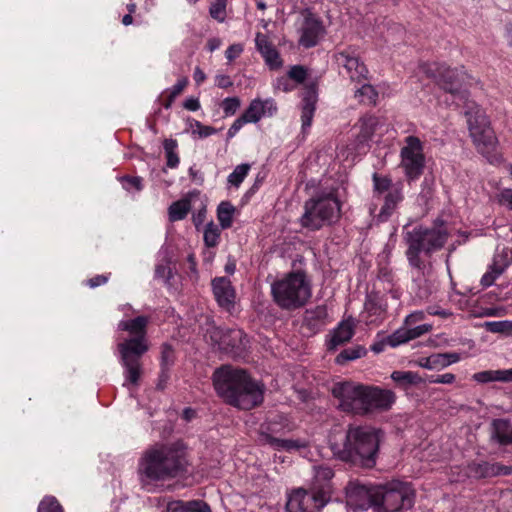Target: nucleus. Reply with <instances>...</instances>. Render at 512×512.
Returning <instances> with one entry per match:
<instances>
[{"label": "nucleus", "instance_id": "f257e3e1", "mask_svg": "<svg viewBox=\"0 0 512 512\" xmlns=\"http://www.w3.org/2000/svg\"><path fill=\"white\" fill-rule=\"evenodd\" d=\"M188 451L181 441L161 443L146 449L139 459L138 475L143 485L167 481L188 472Z\"/></svg>", "mask_w": 512, "mask_h": 512}, {"label": "nucleus", "instance_id": "f03ea898", "mask_svg": "<svg viewBox=\"0 0 512 512\" xmlns=\"http://www.w3.org/2000/svg\"><path fill=\"white\" fill-rule=\"evenodd\" d=\"M331 392L342 411L360 416L389 411L396 402L390 389L353 381L337 382Z\"/></svg>", "mask_w": 512, "mask_h": 512}, {"label": "nucleus", "instance_id": "7ed1b4c3", "mask_svg": "<svg viewBox=\"0 0 512 512\" xmlns=\"http://www.w3.org/2000/svg\"><path fill=\"white\" fill-rule=\"evenodd\" d=\"M217 394L229 405L250 410L263 402L264 387L246 371L224 365L212 376Z\"/></svg>", "mask_w": 512, "mask_h": 512}, {"label": "nucleus", "instance_id": "20e7f679", "mask_svg": "<svg viewBox=\"0 0 512 512\" xmlns=\"http://www.w3.org/2000/svg\"><path fill=\"white\" fill-rule=\"evenodd\" d=\"M149 318L138 316L134 319L122 320L118 328L127 331L129 338L118 344L121 365L123 367L124 386H139L142 374V357L149 350L147 325Z\"/></svg>", "mask_w": 512, "mask_h": 512}, {"label": "nucleus", "instance_id": "39448f33", "mask_svg": "<svg viewBox=\"0 0 512 512\" xmlns=\"http://www.w3.org/2000/svg\"><path fill=\"white\" fill-rule=\"evenodd\" d=\"M380 445V432L367 426L350 425L340 442L330 441L337 459L365 468L376 465Z\"/></svg>", "mask_w": 512, "mask_h": 512}, {"label": "nucleus", "instance_id": "423d86ee", "mask_svg": "<svg viewBox=\"0 0 512 512\" xmlns=\"http://www.w3.org/2000/svg\"><path fill=\"white\" fill-rule=\"evenodd\" d=\"M447 238L448 233L443 227L418 226L405 233L404 241L407 245L405 256L409 266L417 274L414 281L421 282L424 279L428 268L425 259L442 249Z\"/></svg>", "mask_w": 512, "mask_h": 512}, {"label": "nucleus", "instance_id": "0eeeda50", "mask_svg": "<svg viewBox=\"0 0 512 512\" xmlns=\"http://www.w3.org/2000/svg\"><path fill=\"white\" fill-rule=\"evenodd\" d=\"M303 208L299 222L303 228L311 231L332 225L341 218V202L334 188L315 193L305 201Z\"/></svg>", "mask_w": 512, "mask_h": 512}, {"label": "nucleus", "instance_id": "6e6552de", "mask_svg": "<svg viewBox=\"0 0 512 512\" xmlns=\"http://www.w3.org/2000/svg\"><path fill=\"white\" fill-rule=\"evenodd\" d=\"M271 295L281 309L297 310L312 296L310 280L304 271L289 272L271 284Z\"/></svg>", "mask_w": 512, "mask_h": 512}, {"label": "nucleus", "instance_id": "1a4fd4ad", "mask_svg": "<svg viewBox=\"0 0 512 512\" xmlns=\"http://www.w3.org/2000/svg\"><path fill=\"white\" fill-rule=\"evenodd\" d=\"M375 512H400L410 509L414 503V491L411 486L399 480H392L374 487Z\"/></svg>", "mask_w": 512, "mask_h": 512}, {"label": "nucleus", "instance_id": "9d476101", "mask_svg": "<svg viewBox=\"0 0 512 512\" xmlns=\"http://www.w3.org/2000/svg\"><path fill=\"white\" fill-rule=\"evenodd\" d=\"M290 431L288 424L282 417L270 419L260 425L258 442L262 445H269L278 451H298L308 447V442L302 439H285L284 436Z\"/></svg>", "mask_w": 512, "mask_h": 512}, {"label": "nucleus", "instance_id": "9b49d317", "mask_svg": "<svg viewBox=\"0 0 512 512\" xmlns=\"http://www.w3.org/2000/svg\"><path fill=\"white\" fill-rule=\"evenodd\" d=\"M466 116L470 136L478 151L483 155L490 154L495 150L497 139L485 112L475 107L467 111Z\"/></svg>", "mask_w": 512, "mask_h": 512}, {"label": "nucleus", "instance_id": "f8f14e48", "mask_svg": "<svg viewBox=\"0 0 512 512\" xmlns=\"http://www.w3.org/2000/svg\"><path fill=\"white\" fill-rule=\"evenodd\" d=\"M422 71L446 92L463 100L467 96L466 90L462 89L465 72L458 69H450L444 64L425 63L421 65Z\"/></svg>", "mask_w": 512, "mask_h": 512}, {"label": "nucleus", "instance_id": "ddd939ff", "mask_svg": "<svg viewBox=\"0 0 512 512\" xmlns=\"http://www.w3.org/2000/svg\"><path fill=\"white\" fill-rule=\"evenodd\" d=\"M422 141L416 136H407L400 150V166L409 181L418 179L425 168V155Z\"/></svg>", "mask_w": 512, "mask_h": 512}, {"label": "nucleus", "instance_id": "4468645a", "mask_svg": "<svg viewBox=\"0 0 512 512\" xmlns=\"http://www.w3.org/2000/svg\"><path fill=\"white\" fill-rule=\"evenodd\" d=\"M330 495L329 486L312 491L297 489L288 496L286 510L287 512H320L328 503Z\"/></svg>", "mask_w": 512, "mask_h": 512}, {"label": "nucleus", "instance_id": "2eb2a0df", "mask_svg": "<svg viewBox=\"0 0 512 512\" xmlns=\"http://www.w3.org/2000/svg\"><path fill=\"white\" fill-rule=\"evenodd\" d=\"M334 60L340 69V74L348 76L352 81L366 80L368 69L353 51L343 50L334 54Z\"/></svg>", "mask_w": 512, "mask_h": 512}, {"label": "nucleus", "instance_id": "dca6fc26", "mask_svg": "<svg viewBox=\"0 0 512 512\" xmlns=\"http://www.w3.org/2000/svg\"><path fill=\"white\" fill-rule=\"evenodd\" d=\"M211 339L220 350L233 354H240L247 343L246 335L240 329L215 328L211 332Z\"/></svg>", "mask_w": 512, "mask_h": 512}, {"label": "nucleus", "instance_id": "f3484780", "mask_svg": "<svg viewBox=\"0 0 512 512\" xmlns=\"http://www.w3.org/2000/svg\"><path fill=\"white\" fill-rule=\"evenodd\" d=\"M347 504L355 510H367L374 508V487L367 488L364 485L350 482L346 487Z\"/></svg>", "mask_w": 512, "mask_h": 512}, {"label": "nucleus", "instance_id": "a211bd4d", "mask_svg": "<svg viewBox=\"0 0 512 512\" xmlns=\"http://www.w3.org/2000/svg\"><path fill=\"white\" fill-rule=\"evenodd\" d=\"M212 291L218 305L230 312L235 307L236 291L231 281L226 277H216L212 280Z\"/></svg>", "mask_w": 512, "mask_h": 512}, {"label": "nucleus", "instance_id": "6ab92c4d", "mask_svg": "<svg viewBox=\"0 0 512 512\" xmlns=\"http://www.w3.org/2000/svg\"><path fill=\"white\" fill-rule=\"evenodd\" d=\"M324 32L322 22L312 14H309L304 19L299 44L305 48L314 47Z\"/></svg>", "mask_w": 512, "mask_h": 512}, {"label": "nucleus", "instance_id": "aec40b11", "mask_svg": "<svg viewBox=\"0 0 512 512\" xmlns=\"http://www.w3.org/2000/svg\"><path fill=\"white\" fill-rule=\"evenodd\" d=\"M255 44L257 50L260 52L266 65L272 69L276 70L282 67V60L280 58L279 52L273 46V44L269 41L268 37L258 32L255 37Z\"/></svg>", "mask_w": 512, "mask_h": 512}, {"label": "nucleus", "instance_id": "412c9836", "mask_svg": "<svg viewBox=\"0 0 512 512\" xmlns=\"http://www.w3.org/2000/svg\"><path fill=\"white\" fill-rule=\"evenodd\" d=\"M266 110H268V115L270 116L276 112L277 108L273 101H262L260 99H254L250 102L249 106L242 114V117L247 123H257L263 116L266 115Z\"/></svg>", "mask_w": 512, "mask_h": 512}, {"label": "nucleus", "instance_id": "4be33fe9", "mask_svg": "<svg viewBox=\"0 0 512 512\" xmlns=\"http://www.w3.org/2000/svg\"><path fill=\"white\" fill-rule=\"evenodd\" d=\"M327 317V308L324 305H319L305 311L303 326L315 333L324 327Z\"/></svg>", "mask_w": 512, "mask_h": 512}, {"label": "nucleus", "instance_id": "5701e85b", "mask_svg": "<svg viewBox=\"0 0 512 512\" xmlns=\"http://www.w3.org/2000/svg\"><path fill=\"white\" fill-rule=\"evenodd\" d=\"M166 512H211V509L201 500H173L168 502Z\"/></svg>", "mask_w": 512, "mask_h": 512}, {"label": "nucleus", "instance_id": "b1692460", "mask_svg": "<svg viewBox=\"0 0 512 512\" xmlns=\"http://www.w3.org/2000/svg\"><path fill=\"white\" fill-rule=\"evenodd\" d=\"M492 439L500 445L512 444V424L506 419H495L492 422Z\"/></svg>", "mask_w": 512, "mask_h": 512}, {"label": "nucleus", "instance_id": "393cba45", "mask_svg": "<svg viewBox=\"0 0 512 512\" xmlns=\"http://www.w3.org/2000/svg\"><path fill=\"white\" fill-rule=\"evenodd\" d=\"M354 334L353 324L349 321H342L334 329L331 339L328 343L329 349H335L337 346L348 342Z\"/></svg>", "mask_w": 512, "mask_h": 512}, {"label": "nucleus", "instance_id": "a878e982", "mask_svg": "<svg viewBox=\"0 0 512 512\" xmlns=\"http://www.w3.org/2000/svg\"><path fill=\"white\" fill-rule=\"evenodd\" d=\"M403 199L400 188H392L385 196V202L379 212L378 218L380 221H386L396 209L398 203Z\"/></svg>", "mask_w": 512, "mask_h": 512}, {"label": "nucleus", "instance_id": "bb28decb", "mask_svg": "<svg viewBox=\"0 0 512 512\" xmlns=\"http://www.w3.org/2000/svg\"><path fill=\"white\" fill-rule=\"evenodd\" d=\"M191 209V202L188 198H182L173 202L168 208V217L171 222L183 220Z\"/></svg>", "mask_w": 512, "mask_h": 512}, {"label": "nucleus", "instance_id": "cd10ccee", "mask_svg": "<svg viewBox=\"0 0 512 512\" xmlns=\"http://www.w3.org/2000/svg\"><path fill=\"white\" fill-rule=\"evenodd\" d=\"M391 379L402 387L424 383L423 378L413 371H394Z\"/></svg>", "mask_w": 512, "mask_h": 512}, {"label": "nucleus", "instance_id": "c85d7f7f", "mask_svg": "<svg viewBox=\"0 0 512 512\" xmlns=\"http://www.w3.org/2000/svg\"><path fill=\"white\" fill-rule=\"evenodd\" d=\"M235 207L228 201H223L217 208V218L222 229H227L232 225Z\"/></svg>", "mask_w": 512, "mask_h": 512}, {"label": "nucleus", "instance_id": "c756f323", "mask_svg": "<svg viewBox=\"0 0 512 512\" xmlns=\"http://www.w3.org/2000/svg\"><path fill=\"white\" fill-rule=\"evenodd\" d=\"M467 475L476 479L492 477L490 462H471L467 466Z\"/></svg>", "mask_w": 512, "mask_h": 512}, {"label": "nucleus", "instance_id": "7c9ffc66", "mask_svg": "<svg viewBox=\"0 0 512 512\" xmlns=\"http://www.w3.org/2000/svg\"><path fill=\"white\" fill-rule=\"evenodd\" d=\"M163 147L166 154V164L169 168H176L179 165L180 159L176 153L178 143L175 139H165Z\"/></svg>", "mask_w": 512, "mask_h": 512}, {"label": "nucleus", "instance_id": "2f4dec72", "mask_svg": "<svg viewBox=\"0 0 512 512\" xmlns=\"http://www.w3.org/2000/svg\"><path fill=\"white\" fill-rule=\"evenodd\" d=\"M221 229L213 221L206 224L203 232L204 243L207 247H215L219 243Z\"/></svg>", "mask_w": 512, "mask_h": 512}, {"label": "nucleus", "instance_id": "473e14b6", "mask_svg": "<svg viewBox=\"0 0 512 512\" xmlns=\"http://www.w3.org/2000/svg\"><path fill=\"white\" fill-rule=\"evenodd\" d=\"M355 97L358 98L360 102L366 104H375L378 97V92L372 85L363 84L359 89L355 91Z\"/></svg>", "mask_w": 512, "mask_h": 512}, {"label": "nucleus", "instance_id": "72a5a7b5", "mask_svg": "<svg viewBox=\"0 0 512 512\" xmlns=\"http://www.w3.org/2000/svg\"><path fill=\"white\" fill-rule=\"evenodd\" d=\"M365 354L366 349L362 346L347 348L341 351V353L336 357V362L338 364H344L347 361H352L361 358Z\"/></svg>", "mask_w": 512, "mask_h": 512}, {"label": "nucleus", "instance_id": "f704fd0d", "mask_svg": "<svg viewBox=\"0 0 512 512\" xmlns=\"http://www.w3.org/2000/svg\"><path fill=\"white\" fill-rule=\"evenodd\" d=\"M484 327L491 333H500L504 335H512V321H489L484 323Z\"/></svg>", "mask_w": 512, "mask_h": 512}, {"label": "nucleus", "instance_id": "c9c22d12", "mask_svg": "<svg viewBox=\"0 0 512 512\" xmlns=\"http://www.w3.org/2000/svg\"><path fill=\"white\" fill-rule=\"evenodd\" d=\"M187 85L188 79L186 77L179 79L176 84L173 85V87L169 90L167 99L163 102V107L165 109H170L175 99L183 92Z\"/></svg>", "mask_w": 512, "mask_h": 512}, {"label": "nucleus", "instance_id": "e433bc0d", "mask_svg": "<svg viewBox=\"0 0 512 512\" xmlns=\"http://www.w3.org/2000/svg\"><path fill=\"white\" fill-rule=\"evenodd\" d=\"M250 170V165L247 163H243L240 165H237L233 172L229 174L228 176V183L235 187H239L240 184L243 182L245 177L247 176L248 172Z\"/></svg>", "mask_w": 512, "mask_h": 512}, {"label": "nucleus", "instance_id": "4c0bfd02", "mask_svg": "<svg viewBox=\"0 0 512 512\" xmlns=\"http://www.w3.org/2000/svg\"><path fill=\"white\" fill-rule=\"evenodd\" d=\"M333 476H334V471L329 466L320 465L315 468L316 481L319 483H323V484H321L319 489H321L323 486H329V488L331 489V486L329 485V481L333 478Z\"/></svg>", "mask_w": 512, "mask_h": 512}, {"label": "nucleus", "instance_id": "58836bf2", "mask_svg": "<svg viewBox=\"0 0 512 512\" xmlns=\"http://www.w3.org/2000/svg\"><path fill=\"white\" fill-rule=\"evenodd\" d=\"M120 182L128 192H139L143 189V179L139 176H123Z\"/></svg>", "mask_w": 512, "mask_h": 512}, {"label": "nucleus", "instance_id": "ea45409f", "mask_svg": "<svg viewBox=\"0 0 512 512\" xmlns=\"http://www.w3.org/2000/svg\"><path fill=\"white\" fill-rule=\"evenodd\" d=\"M389 346L397 347L403 343L410 341L407 329H398L393 334L386 337Z\"/></svg>", "mask_w": 512, "mask_h": 512}, {"label": "nucleus", "instance_id": "a19ab883", "mask_svg": "<svg viewBox=\"0 0 512 512\" xmlns=\"http://www.w3.org/2000/svg\"><path fill=\"white\" fill-rule=\"evenodd\" d=\"M504 272L503 266L493 265L481 278V285L483 287L491 286L495 280Z\"/></svg>", "mask_w": 512, "mask_h": 512}, {"label": "nucleus", "instance_id": "79ce46f5", "mask_svg": "<svg viewBox=\"0 0 512 512\" xmlns=\"http://www.w3.org/2000/svg\"><path fill=\"white\" fill-rule=\"evenodd\" d=\"M226 5L227 0H215V2L209 8L211 17L219 22H224Z\"/></svg>", "mask_w": 512, "mask_h": 512}, {"label": "nucleus", "instance_id": "37998d69", "mask_svg": "<svg viewBox=\"0 0 512 512\" xmlns=\"http://www.w3.org/2000/svg\"><path fill=\"white\" fill-rule=\"evenodd\" d=\"M38 512H63V508L55 497H45L38 506Z\"/></svg>", "mask_w": 512, "mask_h": 512}, {"label": "nucleus", "instance_id": "c03bdc74", "mask_svg": "<svg viewBox=\"0 0 512 512\" xmlns=\"http://www.w3.org/2000/svg\"><path fill=\"white\" fill-rule=\"evenodd\" d=\"M419 364L421 367L429 370H439L444 368L440 353H435L426 358H422Z\"/></svg>", "mask_w": 512, "mask_h": 512}, {"label": "nucleus", "instance_id": "a18cd8bd", "mask_svg": "<svg viewBox=\"0 0 512 512\" xmlns=\"http://www.w3.org/2000/svg\"><path fill=\"white\" fill-rule=\"evenodd\" d=\"M175 354L173 348L165 343L161 347V368L170 369L174 364Z\"/></svg>", "mask_w": 512, "mask_h": 512}, {"label": "nucleus", "instance_id": "49530a36", "mask_svg": "<svg viewBox=\"0 0 512 512\" xmlns=\"http://www.w3.org/2000/svg\"><path fill=\"white\" fill-rule=\"evenodd\" d=\"M373 184L375 191L379 193L389 192L392 187V181L386 176H379L377 173L373 174Z\"/></svg>", "mask_w": 512, "mask_h": 512}, {"label": "nucleus", "instance_id": "de8ad7c7", "mask_svg": "<svg viewBox=\"0 0 512 512\" xmlns=\"http://www.w3.org/2000/svg\"><path fill=\"white\" fill-rule=\"evenodd\" d=\"M192 134H197L200 138H207L217 132L212 126L203 125L200 121L194 120L191 124Z\"/></svg>", "mask_w": 512, "mask_h": 512}, {"label": "nucleus", "instance_id": "09e8293b", "mask_svg": "<svg viewBox=\"0 0 512 512\" xmlns=\"http://www.w3.org/2000/svg\"><path fill=\"white\" fill-rule=\"evenodd\" d=\"M316 106H311L310 104H303L302 113H301V122H302V130L305 132L310 128L312 124V119L314 117Z\"/></svg>", "mask_w": 512, "mask_h": 512}, {"label": "nucleus", "instance_id": "8fccbe9b", "mask_svg": "<svg viewBox=\"0 0 512 512\" xmlns=\"http://www.w3.org/2000/svg\"><path fill=\"white\" fill-rule=\"evenodd\" d=\"M365 309L370 314L380 316L384 313L385 307L380 303L378 297L369 296L365 302Z\"/></svg>", "mask_w": 512, "mask_h": 512}, {"label": "nucleus", "instance_id": "3c124183", "mask_svg": "<svg viewBox=\"0 0 512 512\" xmlns=\"http://www.w3.org/2000/svg\"><path fill=\"white\" fill-rule=\"evenodd\" d=\"M240 99L238 97H227L222 102V108L226 116H231L236 113L240 107Z\"/></svg>", "mask_w": 512, "mask_h": 512}, {"label": "nucleus", "instance_id": "603ef678", "mask_svg": "<svg viewBox=\"0 0 512 512\" xmlns=\"http://www.w3.org/2000/svg\"><path fill=\"white\" fill-rule=\"evenodd\" d=\"M472 379L478 383H489L498 381L497 370H485L473 374Z\"/></svg>", "mask_w": 512, "mask_h": 512}, {"label": "nucleus", "instance_id": "864d4df0", "mask_svg": "<svg viewBox=\"0 0 512 512\" xmlns=\"http://www.w3.org/2000/svg\"><path fill=\"white\" fill-rule=\"evenodd\" d=\"M155 278L169 285L170 279L172 278L171 268L165 264H158L155 268Z\"/></svg>", "mask_w": 512, "mask_h": 512}, {"label": "nucleus", "instance_id": "5fc2aeb1", "mask_svg": "<svg viewBox=\"0 0 512 512\" xmlns=\"http://www.w3.org/2000/svg\"><path fill=\"white\" fill-rule=\"evenodd\" d=\"M316 102H317L316 85L314 83L306 85L304 94H303V104H310L311 106H316Z\"/></svg>", "mask_w": 512, "mask_h": 512}, {"label": "nucleus", "instance_id": "6e6d98bb", "mask_svg": "<svg viewBox=\"0 0 512 512\" xmlns=\"http://www.w3.org/2000/svg\"><path fill=\"white\" fill-rule=\"evenodd\" d=\"M288 76L297 83H303L307 76V70L301 65H294L288 71Z\"/></svg>", "mask_w": 512, "mask_h": 512}, {"label": "nucleus", "instance_id": "4d7b16f0", "mask_svg": "<svg viewBox=\"0 0 512 512\" xmlns=\"http://www.w3.org/2000/svg\"><path fill=\"white\" fill-rule=\"evenodd\" d=\"M187 262L189 264L187 275L192 282H196L199 278V275L197 270V262L193 253L187 256Z\"/></svg>", "mask_w": 512, "mask_h": 512}, {"label": "nucleus", "instance_id": "13d9d810", "mask_svg": "<svg viewBox=\"0 0 512 512\" xmlns=\"http://www.w3.org/2000/svg\"><path fill=\"white\" fill-rule=\"evenodd\" d=\"M375 125L376 119L374 117H367L362 119V132L365 139H368L372 136Z\"/></svg>", "mask_w": 512, "mask_h": 512}, {"label": "nucleus", "instance_id": "bf43d9fd", "mask_svg": "<svg viewBox=\"0 0 512 512\" xmlns=\"http://www.w3.org/2000/svg\"><path fill=\"white\" fill-rule=\"evenodd\" d=\"M492 477L512 474V466L498 462L491 463Z\"/></svg>", "mask_w": 512, "mask_h": 512}, {"label": "nucleus", "instance_id": "052dcab7", "mask_svg": "<svg viewBox=\"0 0 512 512\" xmlns=\"http://www.w3.org/2000/svg\"><path fill=\"white\" fill-rule=\"evenodd\" d=\"M498 202L512 210V189L505 188L498 194Z\"/></svg>", "mask_w": 512, "mask_h": 512}, {"label": "nucleus", "instance_id": "680f3d73", "mask_svg": "<svg viewBox=\"0 0 512 512\" xmlns=\"http://www.w3.org/2000/svg\"><path fill=\"white\" fill-rule=\"evenodd\" d=\"M244 124H247V122L245 121V119L241 115L239 118H237L233 122V124L228 129L227 141L230 140L231 138H233L239 132V130L243 127Z\"/></svg>", "mask_w": 512, "mask_h": 512}, {"label": "nucleus", "instance_id": "e2e57ef3", "mask_svg": "<svg viewBox=\"0 0 512 512\" xmlns=\"http://www.w3.org/2000/svg\"><path fill=\"white\" fill-rule=\"evenodd\" d=\"M243 52V46L241 44H232L225 51V56L229 61H232L240 56Z\"/></svg>", "mask_w": 512, "mask_h": 512}, {"label": "nucleus", "instance_id": "0e129e2a", "mask_svg": "<svg viewBox=\"0 0 512 512\" xmlns=\"http://www.w3.org/2000/svg\"><path fill=\"white\" fill-rule=\"evenodd\" d=\"M431 326L428 324L418 325L414 328L407 329L409 333L410 340L415 339L430 330Z\"/></svg>", "mask_w": 512, "mask_h": 512}, {"label": "nucleus", "instance_id": "69168bd1", "mask_svg": "<svg viewBox=\"0 0 512 512\" xmlns=\"http://www.w3.org/2000/svg\"><path fill=\"white\" fill-rule=\"evenodd\" d=\"M440 357L442 358L443 367H447L453 363H457L460 361V355L458 353H440Z\"/></svg>", "mask_w": 512, "mask_h": 512}, {"label": "nucleus", "instance_id": "338daca9", "mask_svg": "<svg viewBox=\"0 0 512 512\" xmlns=\"http://www.w3.org/2000/svg\"><path fill=\"white\" fill-rule=\"evenodd\" d=\"M215 83L219 88H229L233 85L232 80L228 75L219 74L215 77Z\"/></svg>", "mask_w": 512, "mask_h": 512}, {"label": "nucleus", "instance_id": "774afa93", "mask_svg": "<svg viewBox=\"0 0 512 512\" xmlns=\"http://www.w3.org/2000/svg\"><path fill=\"white\" fill-rule=\"evenodd\" d=\"M498 382H512V368L497 370Z\"/></svg>", "mask_w": 512, "mask_h": 512}]
</instances>
